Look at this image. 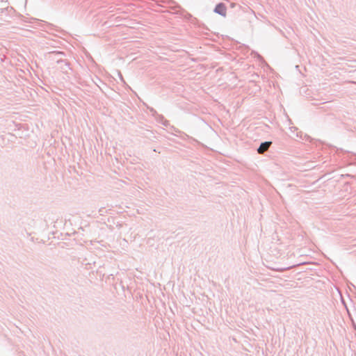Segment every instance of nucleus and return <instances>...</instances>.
Instances as JSON below:
<instances>
[{"label":"nucleus","instance_id":"obj_2","mask_svg":"<svg viewBox=\"0 0 356 356\" xmlns=\"http://www.w3.org/2000/svg\"><path fill=\"white\" fill-rule=\"evenodd\" d=\"M271 143L270 142H265L261 143V145L259 146L258 149V152L259 154H262L264 152H266L270 147Z\"/></svg>","mask_w":356,"mask_h":356},{"label":"nucleus","instance_id":"obj_1","mask_svg":"<svg viewBox=\"0 0 356 356\" xmlns=\"http://www.w3.org/2000/svg\"><path fill=\"white\" fill-rule=\"evenodd\" d=\"M215 12L216 13H218L222 16H226V13H227V8L226 6H225V4L220 3H218L216 8H215Z\"/></svg>","mask_w":356,"mask_h":356}]
</instances>
